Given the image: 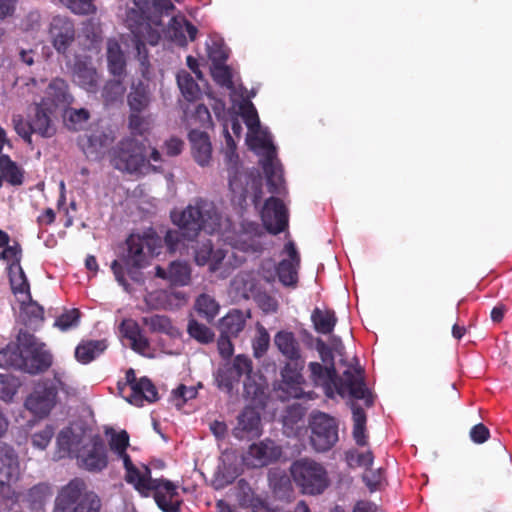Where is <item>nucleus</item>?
<instances>
[{
  "instance_id": "393cba45",
  "label": "nucleus",
  "mask_w": 512,
  "mask_h": 512,
  "mask_svg": "<svg viewBox=\"0 0 512 512\" xmlns=\"http://www.w3.org/2000/svg\"><path fill=\"white\" fill-rule=\"evenodd\" d=\"M261 218L266 229L272 234L282 232L288 225L287 208L282 201L274 197L265 202Z\"/></svg>"
},
{
  "instance_id": "c9c22d12",
  "label": "nucleus",
  "mask_w": 512,
  "mask_h": 512,
  "mask_svg": "<svg viewBox=\"0 0 512 512\" xmlns=\"http://www.w3.org/2000/svg\"><path fill=\"white\" fill-rule=\"evenodd\" d=\"M274 344L279 352L288 360H295L301 357L299 343L290 331H279L274 336Z\"/></svg>"
},
{
  "instance_id": "473e14b6",
  "label": "nucleus",
  "mask_w": 512,
  "mask_h": 512,
  "mask_svg": "<svg viewBox=\"0 0 512 512\" xmlns=\"http://www.w3.org/2000/svg\"><path fill=\"white\" fill-rule=\"evenodd\" d=\"M73 80L88 92H95L98 75L94 67L85 61L78 60L73 69Z\"/></svg>"
},
{
  "instance_id": "f3484780",
  "label": "nucleus",
  "mask_w": 512,
  "mask_h": 512,
  "mask_svg": "<svg viewBox=\"0 0 512 512\" xmlns=\"http://www.w3.org/2000/svg\"><path fill=\"white\" fill-rule=\"evenodd\" d=\"M231 290L235 293L236 298H254L259 307L266 313L277 310V300L261 293L254 278L249 274L237 275L231 282Z\"/></svg>"
},
{
  "instance_id": "2f4dec72",
  "label": "nucleus",
  "mask_w": 512,
  "mask_h": 512,
  "mask_svg": "<svg viewBox=\"0 0 512 512\" xmlns=\"http://www.w3.org/2000/svg\"><path fill=\"white\" fill-rule=\"evenodd\" d=\"M131 32L136 40V49L138 55L142 58L141 62L144 64L146 55L142 57V50L144 49V42L151 45H156L160 39V31L158 28H152L150 23L142 22L138 26L130 25Z\"/></svg>"
},
{
  "instance_id": "7ed1b4c3",
  "label": "nucleus",
  "mask_w": 512,
  "mask_h": 512,
  "mask_svg": "<svg viewBox=\"0 0 512 512\" xmlns=\"http://www.w3.org/2000/svg\"><path fill=\"white\" fill-rule=\"evenodd\" d=\"M127 254L124 258V265L119 261H113L111 268L117 281L127 289L125 275L132 280H139L138 269L147 266L150 260L159 254L161 239L152 231L148 230L142 234H131L127 239Z\"/></svg>"
},
{
  "instance_id": "338daca9",
  "label": "nucleus",
  "mask_w": 512,
  "mask_h": 512,
  "mask_svg": "<svg viewBox=\"0 0 512 512\" xmlns=\"http://www.w3.org/2000/svg\"><path fill=\"white\" fill-rule=\"evenodd\" d=\"M94 0H75L71 6V11L75 14L86 15L94 13L96 10L93 4Z\"/></svg>"
},
{
  "instance_id": "bb28decb",
  "label": "nucleus",
  "mask_w": 512,
  "mask_h": 512,
  "mask_svg": "<svg viewBox=\"0 0 512 512\" xmlns=\"http://www.w3.org/2000/svg\"><path fill=\"white\" fill-rule=\"evenodd\" d=\"M119 337L122 341L126 340L128 345L135 352L146 357L154 356L148 339L144 336L135 320L127 318L121 321L119 325Z\"/></svg>"
},
{
  "instance_id": "423d86ee",
  "label": "nucleus",
  "mask_w": 512,
  "mask_h": 512,
  "mask_svg": "<svg viewBox=\"0 0 512 512\" xmlns=\"http://www.w3.org/2000/svg\"><path fill=\"white\" fill-rule=\"evenodd\" d=\"M311 378L316 385L322 386L328 397L339 394L342 397L365 399L368 390L363 382L362 371L359 368L350 367L340 379L335 378L333 368L323 367L320 363L309 364Z\"/></svg>"
},
{
  "instance_id": "79ce46f5",
  "label": "nucleus",
  "mask_w": 512,
  "mask_h": 512,
  "mask_svg": "<svg viewBox=\"0 0 512 512\" xmlns=\"http://www.w3.org/2000/svg\"><path fill=\"white\" fill-rule=\"evenodd\" d=\"M107 59L110 72L115 76H120L125 67L123 53L117 41L109 40L107 43Z\"/></svg>"
},
{
  "instance_id": "680f3d73",
  "label": "nucleus",
  "mask_w": 512,
  "mask_h": 512,
  "mask_svg": "<svg viewBox=\"0 0 512 512\" xmlns=\"http://www.w3.org/2000/svg\"><path fill=\"white\" fill-rule=\"evenodd\" d=\"M124 92L125 88L120 81H111L105 86L103 96L107 102H112L122 97Z\"/></svg>"
},
{
  "instance_id": "3c124183",
  "label": "nucleus",
  "mask_w": 512,
  "mask_h": 512,
  "mask_svg": "<svg viewBox=\"0 0 512 512\" xmlns=\"http://www.w3.org/2000/svg\"><path fill=\"white\" fill-rule=\"evenodd\" d=\"M139 113L131 114L129 126L133 134L142 136L150 130L153 120L150 116H141Z\"/></svg>"
},
{
  "instance_id": "0eeeda50",
  "label": "nucleus",
  "mask_w": 512,
  "mask_h": 512,
  "mask_svg": "<svg viewBox=\"0 0 512 512\" xmlns=\"http://www.w3.org/2000/svg\"><path fill=\"white\" fill-rule=\"evenodd\" d=\"M151 161L160 163L162 161L160 152L153 148L150 157L146 158L144 146L133 139L121 142L112 158L116 169L135 175H146L157 171L160 166L152 164Z\"/></svg>"
},
{
  "instance_id": "8fccbe9b",
  "label": "nucleus",
  "mask_w": 512,
  "mask_h": 512,
  "mask_svg": "<svg viewBox=\"0 0 512 512\" xmlns=\"http://www.w3.org/2000/svg\"><path fill=\"white\" fill-rule=\"evenodd\" d=\"M50 496V487L47 484H38L29 490L27 494V501L33 508H38Z\"/></svg>"
},
{
  "instance_id": "6e6d98bb",
  "label": "nucleus",
  "mask_w": 512,
  "mask_h": 512,
  "mask_svg": "<svg viewBox=\"0 0 512 512\" xmlns=\"http://www.w3.org/2000/svg\"><path fill=\"white\" fill-rule=\"evenodd\" d=\"M150 97L148 92L142 89H135L129 94L128 102L132 113L141 112L149 104Z\"/></svg>"
},
{
  "instance_id": "69168bd1",
  "label": "nucleus",
  "mask_w": 512,
  "mask_h": 512,
  "mask_svg": "<svg viewBox=\"0 0 512 512\" xmlns=\"http://www.w3.org/2000/svg\"><path fill=\"white\" fill-rule=\"evenodd\" d=\"M184 147V142L177 137H171L164 142L163 150L167 156L179 155Z\"/></svg>"
},
{
  "instance_id": "4c0bfd02",
  "label": "nucleus",
  "mask_w": 512,
  "mask_h": 512,
  "mask_svg": "<svg viewBox=\"0 0 512 512\" xmlns=\"http://www.w3.org/2000/svg\"><path fill=\"white\" fill-rule=\"evenodd\" d=\"M247 313L232 310L220 320L219 329L223 335L237 336L245 327Z\"/></svg>"
},
{
  "instance_id": "f8f14e48",
  "label": "nucleus",
  "mask_w": 512,
  "mask_h": 512,
  "mask_svg": "<svg viewBox=\"0 0 512 512\" xmlns=\"http://www.w3.org/2000/svg\"><path fill=\"white\" fill-rule=\"evenodd\" d=\"M99 508L97 495L86 491L83 481L75 479L61 490L55 512H99Z\"/></svg>"
},
{
  "instance_id": "603ef678",
  "label": "nucleus",
  "mask_w": 512,
  "mask_h": 512,
  "mask_svg": "<svg viewBox=\"0 0 512 512\" xmlns=\"http://www.w3.org/2000/svg\"><path fill=\"white\" fill-rule=\"evenodd\" d=\"M190 336L201 343H209L214 338V333L207 326L191 320L188 325Z\"/></svg>"
},
{
  "instance_id": "864d4df0",
  "label": "nucleus",
  "mask_w": 512,
  "mask_h": 512,
  "mask_svg": "<svg viewBox=\"0 0 512 512\" xmlns=\"http://www.w3.org/2000/svg\"><path fill=\"white\" fill-rule=\"evenodd\" d=\"M207 49L212 65L224 64L228 58V49L221 40H211V43L207 44Z\"/></svg>"
},
{
  "instance_id": "9d476101",
  "label": "nucleus",
  "mask_w": 512,
  "mask_h": 512,
  "mask_svg": "<svg viewBox=\"0 0 512 512\" xmlns=\"http://www.w3.org/2000/svg\"><path fill=\"white\" fill-rule=\"evenodd\" d=\"M69 102V95L67 93V84L62 79H54L49 84L46 97L42 100L40 105H36L34 115L30 118L34 133L43 137H51L55 129L51 123L47 111H51L53 107L65 105Z\"/></svg>"
},
{
  "instance_id": "f03ea898",
  "label": "nucleus",
  "mask_w": 512,
  "mask_h": 512,
  "mask_svg": "<svg viewBox=\"0 0 512 512\" xmlns=\"http://www.w3.org/2000/svg\"><path fill=\"white\" fill-rule=\"evenodd\" d=\"M211 73L219 85L230 90L233 109L241 113V118L248 129L246 143L251 150L262 156L261 164L270 192L282 194L285 191L282 167L276 158L272 137L261 126L256 108L243 94L239 96L240 99L237 98V89L233 84L231 71L225 64L212 65Z\"/></svg>"
},
{
  "instance_id": "dca6fc26",
  "label": "nucleus",
  "mask_w": 512,
  "mask_h": 512,
  "mask_svg": "<svg viewBox=\"0 0 512 512\" xmlns=\"http://www.w3.org/2000/svg\"><path fill=\"white\" fill-rule=\"evenodd\" d=\"M310 441L315 450L325 452L338 441V425L334 418L323 412H314L309 422Z\"/></svg>"
},
{
  "instance_id": "5701e85b",
  "label": "nucleus",
  "mask_w": 512,
  "mask_h": 512,
  "mask_svg": "<svg viewBox=\"0 0 512 512\" xmlns=\"http://www.w3.org/2000/svg\"><path fill=\"white\" fill-rule=\"evenodd\" d=\"M73 22L61 16L52 19L49 27V40L58 53L65 54L75 40Z\"/></svg>"
},
{
  "instance_id": "2eb2a0df",
  "label": "nucleus",
  "mask_w": 512,
  "mask_h": 512,
  "mask_svg": "<svg viewBox=\"0 0 512 512\" xmlns=\"http://www.w3.org/2000/svg\"><path fill=\"white\" fill-rule=\"evenodd\" d=\"M19 472V462L13 449L0 443V510L19 500V496H15L10 487V482L18 478Z\"/></svg>"
},
{
  "instance_id": "4be33fe9",
  "label": "nucleus",
  "mask_w": 512,
  "mask_h": 512,
  "mask_svg": "<svg viewBox=\"0 0 512 512\" xmlns=\"http://www.w3.org/2000/svg\"><path fill=\"white\" fill-rule=\"evenodd\" d=\"M123 465L126 482L131 484L141 496H151L153 486H155L158 479L151 477L150 469L144 464H133L130 458H125Z\"/></svg>"
},
{
  "instance_id": "c03bdc74",
  "label": "nucleus",
  "mask_w": 512,
  "mask_h": 512,
  "mask_svg": "<svg viewBox=\"0 0 512 512\" xmlns=\"http://www.w3.org/2000/svg\"><path fill=\"white\" fill-rule=\"evenodd\" d=\"M143 323L153 332H161L169 335L170 337L179 336V331L176 329L170 319L161 315H154L145 317Z\"/></svg>"
},
{
  "instance_id": "5fc2aeb1",
  "label": "nucleus",
  "mask_w": 512,
  "mask_h": 512,
  "mask_svg": "<svg viewBox=\"0 0 512 512\" xmlns=\"http://www.w3.org/2000/svg\"><path fill=\"white\" fill-rule=\"evenodd\" d=\"M269 345H270L269 333L263 326L258 325L257 334L253 340L254 356L256 358L262 357L268 350Z\"/></svg>"
},
{
  "instance_id": "9b49d317",
  "label": "nucleus",
  "mask_w": 512,
  "mask_h": 512,
  "mask_svg": "<svg viewBox=\"0 0 512 512\" xmlns=\"http://www.w3.org/2000/svg\"><path fill=\"white\" fill-rule=\"evenodd\" d=\"M283 259L276 264L272 259L264 260L259 268V275L268 282L279 281L285 287H296L300 256L293 242H288L283 250Z\"/></svg>"
},
{
  "instance_id": "6ab92c4d",
  "label": "nucleus",
  "mask_w": 512,
  "mask_h": 512,
  "mask_svg": "<svg viewBox=\"0 0 512 512\" xmlns=\"http://www.w3.org/2000/svg\"><path fill=\"white\" fill-rule=\"evenodd\" d=\"M250 372L251 361L243 355H238L232 362H225L217 370L215 381L221 390L231 392L243 375H246L247 378L250 377Z\"/></svg>"
},
{
  "instance_id": "f257e3e1",
  "label": "nucleus",
  "mask_w": 512,
  "mask_h": 512,
  "mask_svg": "<svg viewBox=\"0 0 512 512\" xmlns=\"http://www.w3.org/2000/svg\"><path fill=\"white\" fill-rule=\"evenodd\" d=\"M171 218L179 228L166 234L165 241L171 251L180 249V236L190 240L199 231L220 234L222 240L235 250L257 251L261 247L262 232L258 225L243 220L236 226L230 219H222L214 203L206 200H197L182 211H173Z\"/></svg>"
},
{
  "instance_id": "e433bc0d",
  "label": "nucleus",
  "mask_w": 512,
  "mask_h": 512,
  "mask_svg": "<svg viewBox=\"0 0 512 512\" xmlns=\"http://www.w3.org/2000/svg\"><path fill=\"white\" fill-rule=\"evenodd\" d=\"M106 436L110 451L125 463V458H130L126 453L130 446L128 433L125 430L108 428L106 429Z\"/></svg>"
},
{
  "instance_id": "58836bf2",
  "label": "nucleus",
  "mask_w": 512,
  "mask_h": 512,
  "mask_svg": "<svg viewBox=\"0 0 512 512\" xmlns=\"http://www.w3.org/2000/svg\"><path fill=\"white\" fill-rule=\"evenodd\" d=\"M107 348L105 340H90L80 343L75 350L76 359L87 364L99 356Z\"/></svg>"
},
{
  "instance_id": "f704fd0d",
  "label": "nucleus",
  "mask_w": 512,
  "mask_h": 512,
  "mask_svg": "<svg viewBox=\"0 0 512 512\" xmlns=\"http://www.w3.org/2000/svg\"><path fill=\"white\" fill-rule=\"evenodd\" d=\"M147 305L152 309H168L180 306L186 302L181 293H169L167 291H155L145 296Z\"/></svg>"
},
{
  "instance_id": "052dcab7",
  "label": "nucleus",
  "mask_w": 512,
  "mask_h": 512,
  "mask_svg": "<svg viewBox=\"0 0 512 512\" xmlns=\"http://www.w3.org/2000/svg\"><path fill=\"white\" fill-rule=\"evenodd\" d=\"M65 119L70 129L77 130L88 119V112L85 109L70 110L66 112Z\"/></svg>"
},
{
  "instance_id": "a18cd8bd",
  "label": "nucleus",
  "mask_w": 512,
  "mask_h": 512,
  "mask_svg": "<svg viewBox=\"0 0 512 512\" xmlns=\"http://www.w3.org/2000/svg\"><path fill=\"white\" fill-rule=\"evenodd\" d=\"M177 83L185 99L193 101L198 98L200 89L189 72L185 70L178 72Z\"/></svg>"
},
{
  "instance_id": "0e129e2a",
  "label": "nucleus",
  "mask_w": 512,
  "mask_h": 512,
  "mask_svg": "<svg viewBox=\"0 0 512 512\" xmlns=\"http://www.w3.org/2000/svg\"><path fill=\"white\" fill-rule=\"evenodd\" d=\"M13 123L18 135L30 142L31 134L34 133V129L31 125V120L25 122L22 116L17 115L13 117Z\"/></svg>"
},
{
  "instance_id": "774afa93",
  "label": "nucleus",
  "mask_w": 512,
  "mask_h": 512,
  "mask_svg": "<svg viewBox=\"0 0 512 512\" xmlns=\"http://www.w3.org/2000/svg\"><path fill=\"white\" fill-rule=\"evenodd\" d=\"M489 435H490V433H489L488 428L486 426H484L483 424L475 425L470 431L471 440L477 444H482L485 441H487L489 438Z\"/></svg>"
},
{
  "instance_id": "de8ad7c7",
  "label": "nucleus",
  "mask_w": 512,
  "mask_h": 512,
  "mask_svg": "<svg viewBox=\"0 0 512 512\" xmlns=\"http://www.w3.org/2000/svg\"><path fill=\"white\" fill-rule=\"evenodd\" d=\"M0 172L11 184H20L22 182V174L18 167L6 155L0 157Z\"/></svg>"
},
{
  "instance_id": "cd10ccee",
  "label": "nucleus",
  "mask_w": 512,
  "mask_h": 512,
  "mask_svg": "<svg viewBox=\"0 0 512 512\" xmlns=\"http://www.w3.org/2000/svg\"><path fill=\"white\" fill-rule=\"evenodd\" d=\"M280 454V448L273 441L265 440L252 444L243 461L249 467H262L277 459Z\"/></svg>"
},
{
  "instance_id": "39448f33",
  "label": "nucleus",
  "mask_w": 512,
  "mask_h": 512,
  "mask_svg": "<svg viewBox=\"0 0 512 512\" xmlns=\"http://www.w3.org/2000/svg\"><path fill=\"white\" fill-rule=\"evenodd\" d=\"M214 113L218 120L222 122L223 133L225 137L224 155L229 172V186L234 194V201L238 198L239 204L245 200L247 195H252L255 205L258 204L261 195V178L259 175L248 174L241 171L238 166V155L236 153V144L229 133V124L221 116L218 105L214 106Z\"/></svg>"
},
{
  "instance_id": "72a5a7b5",
  "label": "nucleus",
  "mask_w": 512,
  "mask_h": 512,
  "mask_svg": "<svg viewBox=\"0 0 512 512\" xmlns=\"http://www.w3.org/2000/svg\"><path fill=\"white\" fill-rule=\"evenodd\" d=\"M190 275V268L187 263L184 262H172L168 271L160 266L156 267V276L162 279H167L174 285H187L190 282Z\"/></svg>"
},
{
  "instance_id": "4468645a",
  "label": "nucleus",
  "mask_w": 512,
  "mask_h": 512,
  "mask_svg": "<svg viewBox=\"0 0 512 512\" xmlns=\"http://www.w3.org/2000/svg\"><path fill=\"white\" fill-rule=\"evenodd\" d=\"M243 260L234 251L213 250L210 241L203 242L195 249V262L200 266L208 265L210 272L220 278H226Z\"/></svg>"
},
{
  "instance_id": "ddd939ff",
  "label": "nucleus",
  "mask_w": 512,
  "mask_h": 512,
  "mask_svg": "<svg viewBox=\"0 0 512 512\" xmlns=\"http://www.w3.org/2000/svg\"><path fill=\"white\" fill-rule=\"evenodd\" d=\"M291 475L305 494H320L328 486L326 470L321 464L310 459H301L293 463Z\"/></svg>"
},
{
  "instance_id": "c85d7f7f",
  "label": "nucleus",
  "mask_w": 512,
  "mask_h": 512,
  "mask_svg": "<svg viewBox=\"0 0 512 512\" xmlns=\"http://www.w3.org/2000/svg\"><path fill=\"white\" fill-rule=\"evenodd\" d=\"M188 140L195 162L201 167L209 166L212 161V144L207 133L193 129L188 134Z\"/></svg>"
},
{
  "instance_id": "a211bd4d",
  "label": "nucleus",
  "mask_w": 512,
  "mask_h": 512,
  "mask_svg": "<svg viewBox=\"0 0 512 512\" xmlns=\"http://www.w3.org/2000/svg\"><path fill=\"white\" fill-rule=\"evenodd\" d=\"M83 468L98 472L107 467L108 457L105 445L99 436L89 433L75 456Z\"/></svg>"
},
{
  "instance_id": "a878e982",
  "label": "nucleus",
  "mask_w": 512,
  "mask_h": 512,
  "mask_svg": "<svg viewBox=\"0 0 512 512\" xmlns=\"http://www.w3.org/2000/svg\"><path fill=\"white\" fill-rule=\"evenodd\" d=\"M151 495L163 512H178L182 503L177 485L167 479L159 478Z\"/></svg>"
},
{
  "instance_id": "37998d69",
  "label": "nucleus",
  "mask_w": 512,
  "mask_h": 512,
  "mask_svg": "<svg viewBox=\"0 0 512 512\" xmlns=\"http://www.w3.org/2000/svg\"><path fill=\"white\" fill-rule=\"evenodd\" d=\"M220 305L208 294H201L195 302V310L207 321H212L219 313Z\"/></svg>"
},
{
  "instance_id": "20e7f679",
  "label": "nucleus",
  "mask_w": 512,
  "mask_h": 512,
  "mask_svg": "<svg viewBox=\"0 0 512 512\" xmlns=\"http://www.w3.org/2000/svg\"><path fill=\"white\" fill-rule=\"evenodd\" d=\"M51 363L52 356L45 345L27 332L21 331L17 344H9L0 351V367H18L37 373L47 369Z\"/></svg>"
},
{
  "instance_id": "09e8293b",
  "label": "nucleus",
  "mask_w": 512,
  "mask_h": 512,
  "mask_svg": "<svg viewBox=\"0 0 512 512\" xmlns=\"http://www.w3.org/2000/svg\"><path fill=\"white\" fill-rule=\"evenodd\" d=\"M353 437L358 445L364 446L366 444V435H365V423L366 416L364 411L361 408L353 409Z\"/></svg>"
},
{
  "instance_id": "b1692460",
  "label": "nucleus",
  "mask_w": 512,
  "mask_h": 512,
  "mask_svg": "<svg viewBox=\"0 0 512 512\" xmlns=\"http://www.w3.org/2000/svg\"><path fill=\"white\" fill-rule=\"evenodd\" d=\"M304 368V360L299 357L295 360H289L281 371L282 384L281 389L287 394V397L301 398L304 395L303 387L304 378L302 370Z\"/></svg>"
},
{
  "instance_id": "412c9836",
  "label": "nucleus",
  "mask_w": 512,
  "mask_h": 512,
  "mask_svg": "<svg viewBox=\"0 0 512 512\" xmlns=\"http://www.w3.org/2000/svg\"><path fill=\"white\" fill-rule=\"evenodd\" d=\"M89 433L80 424L62 429L57 436L56 457L58 459L76 456Z\"/></svg>"
},
{
  "instance_id": "e2e57ef3",
  "label": "nucleus",
  "mask_w": 512,
  "mask_h": 512,
  "mask_svg": "<svg viewBox=\"0 0 512 512\" xmlns=\"http://www.w3.org/2000/svg\"><path fill=\"white\" fill-rule=\"evenodd\" d=\"M175 398V405L180 408L187 400L193 399L197 395V390L194 387L180 386L173 391Z\"/></svg>"
},
{
  "instance_id": "1a4fd4ad",
  "label": "nucleus",
  "mask_w": 512,
  "mask_h": 512,
  "mask_svg": "<svg viewBox=\"0 0 512 512\" xmlns=\"http://www.w3.org/2000/svg\"><path fill=\"white\" fill-rule=\"evenodd\" d=\"M22 249L16 240L0 230V260L8 264V274L11 289L18 300L25 305L30 300V287L25 273L20 265Z\"/></svg>"
},
{
  "instance_id": "ea45409f",
  "label": "nucleus",
  "mask_w": 512,
  "mask_h": 512,
  "mask_svg": "<svg viewBox=\"0 0 512 512\" xmlns=\"http://www.w3.org/2000/svg\"><path fill=\"white\" fill-rule=\"evenodd\" d=\"M311 320L318 333L329 334L336 324V317L332 310L315 308L311 314Z\"/></svg>"
},
{
  "instance_id": "49530a36",
  "label": "nucleus",
  "mask_w": 512,
  "mask_h": 512,
  "mask_svg": "<svg viewBox=\"0 0 512 512\" xmlns=\"http://www.w3.org/2000/svg\"><path fill=\"white\" fill-rule=\"evenodd\" d=\"M208 98H210L211 101H213V103H211L213 108L215 105H218L221 116L222 117L224 116V120L226 121V123H230L233 133L237 137H239L242 132V126L238 120V117L241 116V113L237 109L234 110L233 108H232V111L231 110L226 111L225 107H224V103L221 100L211 98V95H208Z\"/></svg>"
},
{
  "instance_id": "6e6552de",
  "label": "nucleus",
  "mask_w": 512,
  "mask_h": 512,
  "mask_svg": "<svg viewBox=\"0 0 512 512\" xmlns=\"http://www.w3.org/2000/svg\"><path fill=\"white\" fill-rule=\"evenodd\" d=\"M58 391L66 395L75 393L69 383L68 376L63 372H57L53 380L38 383L33 392L25 401L26 408L38 417H44L50 413L57 402Z\"/></svg>"
},
{
  "instance_id": "7c9ffc66",
  "label": "nucleus",
  "mask_w": 512,
  "mask_h": 512,
  "mask_svg": "<svg viewBox=\"0 0 512 512\" xmlns=\"http://www.w3.org/2000/svg\"><path fill=\"white\" fill-rule=\"evenodd\" d=\"M196 33L197 29L183 17L172 18L167 31L169 38L181 46L186 45L188 40L193 41Z\"/></svg>"
},
{
  "instance_id": "bf43d9fd",
  "label": "nucleus",
  "mask_w": 512,
  "mask_h": 512,
  "mask_svg": "<svg viewBox=\"0 0 512 512\" xmlns=\"http://www.w3.org/2000/svg\"><path fill=\"white\" fill-rule=\"evenodd\" d=\"M54 435V429L52 426L47 425L42 430L35 432L32 435V445L33 447L44 450L49 445L52 437Z\"/></svg>"
},
{
  "instance_id": "aec40b11",
  "label": "nucleus",
  "mask_w": 512,
  "mask_h": 512,
  "mask_svg": "<svg viewBox=\"0 0 512 512\" xmlns=\"http://www.w3.org/2000/svg\"><path fill=\"white\" fill-rule=\"evenodd\" d=\"M134 372L127 373V385L121 388V394L131 404L141 407L145 403H152L157 399V391L154 385L147 378L135 380Z\"/></svg>"
},
{
  "instance_id": "13d9d810",
  "label": "nucleus",
  "mask_w": 512,
  "mask_h": 512,
  "mask_svg": "<svg viewBox=\"0 0 512 512\" xmlns=\"http://www.w3.org/2000/svg\"><path fill=\"white\" fill-rule=\"evenodd\" d=\"M19 383L12 377L0 374V399L11 400L15 395Z\"/></svg>"
},
{
  "instance_id": "c756f323",
  "label": "nucleus",
  "mask_w": 512,
  "mask_h": 512,
  "mask_svg": "<svg viewBox=\"0 0 512 512\" xmlns=\"http://www.w3.org/2000/svg\"><path fill=\"white\" fill-rule=\"evenodd\" d=\"M261 434V420L259 413L253 408H246L238 418L234 429L237 438L257 437Z\"/></svg>"
},
{
  "instance_id": "a19ab883",
  "label": "nucleus",
  "mask_w": 512,
  "mask_h": 512,
  "mask_svg": "<svg viewBox=\"0 0 512 512\" xmlns=\"http://www.w3.org/2000/svg\"><path fill=\"white\" fill-rule=\"evenodd\" d=\"M112 142L113 136L110 133L93 134L88 139V146L85 148V153L88 157L99 159L104 156Z\"/></svg>"
},
{
  "instance_id": "4d7b16f0",
  "label": "nucleus",
  "mask_w": 512,
  "mask_h": 512,
  "mask_svg": "<svg viewBox=\"0 0 512 512\" xmlns=\"http://www.w3.org/2000/svg\"><path fill=\"white\" fill-rule=\"evenodd\" d=\"M80 312L78 309H70L62 313L55 321V326L61 331H67L76 327L79 323Z\"/></svg>"
}]
</instances>
